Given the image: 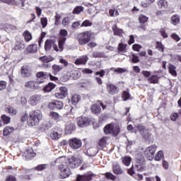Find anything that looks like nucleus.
Here are the masks:
<instances>
[{
  "label": "nucleus",
  "mask_w": 181,
  "mask_h": 181,
  "mask_svg": "<svg viewBox=\"0 0 181 181\" xmlns=\"http://www.w3.org/2000/svg\"><path fill=\"white\" fill-rule=\"evenodd\" d=\"M21 76L24 78H28L32 76V70L28 66H23L21 67Z\"/></svg>",
  "instance_id": "dca6fc26"
},
{
  "label": "nucleus",
  "mask_w": 181,
  "mask_h": 181,
  "mask_svg": "<svg viewBox=\"0 0 181 181\" xmlns=\"http://www.w3.org/2000/svg\"><path fill=\"white\" fill-rule=\"evenodd\" d=\"M52 45H54V40H47L45 41V52H49V50H50V49H52Z\"/></svg>",
  "instance_id": "c85d7f7f"
},
{
  "label": "nucleus",
  "mask_w": 181,
  "mask_h": 181,
  "mask_svg": "<svg viewBox=\"0 0 181 181\" xmlns=\"http://www.w3.org/2000/svg\"><path fill=\"white\" fill-rule=\"evenodd\" d=\"M64 105L63 103L59 100H55L49 103V107L51 110H55V108H57V110H62Z\"/></svg>",
  "instance_id": "a211bd4d"
},
{
  "label": "nucleus",
  "mask_w": 181,
  "mask_h": 181,
  "mask_svg": "<svg viewBox=\"0 0 181 181\" xmlns=\"http://www.w3.org/2000/svg\"><path fill=\"white\" fill-rule=\"evenodd\" d=\"M155 152H156V146L152 145L146 148L144 155L148 160H153L155 158Z\"/></svg>",
  "instance_id": "423d86ee"
},
{
  "label": "nucleus",
  "mask_w": 181,
  "mask_h": 181,
  "mask_svg": "<svg viewBox=\"0 0 181 181\" xmlns=\"http://www.w3.org/2000/svg\"><path fill=\"white\" fill-rule=\"evenodd\" d=\"M50 138L54 141H57V139H60V138H62V132H59L53 131L50 134Z\"/></svg>",
  "instance_id": "bb28decb"
},
{
  "label": "nucleus",
  "mask_w": 181,
  "mask_h": 181,
  "mask_svg": "<svg viewBox=\"0 0 181 181\" xmlns=\"http://www.w3.org/2000/svg\"><path fill=\"white\" fill-rule=\"evenodd\" d=\"M93 176H94V174L91 172L87 173L83 175H79L77 176L76 181H90L93 179Z\"/></svg>",
  "instance_id": "4468645a"
},
{
  "label": "nucleus",
  "mask_w": 181,
  "mask_h": 181,
  "mask_svg": "<svg viewBox=\"0 0 181 181\" xmlns=\"http://www.w3.org/2000/svg\"><path fill=\"white\" fill-rule=\"evenodd\" d=\"M176 66L173 64H169L168 65V70L170 74L173 75L174 77H176L177 76V72L176 71Z\"/></svg>",
  "instance_id": "7c9ffc66"
},
{
  "label": "nucleus",
  "mask_w": 181,
  "mask_h": 181,
  "mask_svg": "<svg viewBox=\"0 0 181 181\" xmlns=\"http://www.w3.org/2000/svg\"><path fill=\"white\" fill-rule=\"evenodd\" d=\"M112 29L114 33V35H116V36H122V35H124V30L117 27V25H114L112 27Z\"/></svg>",
  "instance_id": "b1692460"
},
{
  "label": "nucleus",
  "mask_w": 181,
  "mask_h": 181,
  "mask_svg": "<svg viewBox=\"0 0 181 181\" xmlns=\"http://www.w3.org/2000/svg\"><path fill=\"white\" fill-rule=\"evenodd\" d=\"M36 76L38 78L44 77V78H46L47 77V72H38L36 74Z\"/></svg>",
  "instance_id": "680f3d73"
},
{
  "label": "nucleus",
  "mask_w": 181,
  "mask_h": 181,
  "mask_svg": "<svg viewBox=\"0 0 181 181\" xmlns=\"http://www.w3.org/2000/svg\"><path fill=\"white\" fill-rule=\"evenodd\" d=\"M91 25H93V23H91L88 20H86L82 23L81 26V28H83V27L87 28V26H91Z\"/></svg>",
  "instance_id": "6e6d98bb"
},
{
  "label": "nucleus",
  "mask_w": 181,
  "mask_h": 181,
  "mask_svg": "<svg viewBox=\"0 0 181 181\" xmlns=\"http://www.w3.org/2000/svg\"><path fill=\"white\" fill-rule=\"evenodd\" d=\"M81 100V96L80 95L75 94L71 98V102L74 105H77L78 102Z\"/></svg>",
  "instance_id": "72a5a7b5"
},
{
  "label": "nucleus",
  "mask_w": 181,
  "mask_h": 181,
  "mask_svg": "<svg viewBox=\"0 0 181 181\" xmlns=\"http://www.w3.org/2000/svg\"><path fill=\"white\" fill-rule=\"evenodd\" d=\"M40 84H43V81H28L25 83L24 87L28 90H39Z\"/></svg>",
  "instance_id": "39448f33"
},
{
  "label": "nucleus",
  "mask_w": 181,
  "mask_h": 181,
  "mask_svg": "<svg viewBox=\"0 0 181 181\" xmlns=\"http://www.w3.org/2000/svg\"><path fill=\"white\" fill-rule=\"evenodd\" d=\"M56 88V85L53 83H49L47 86L43 88L44 93H50L52 90H54Z\"/></svg>",
  "instance_id": "a878e982"
},
{
  "label": "nucleus",
  "mask_w": 181,
  "mask_h": 181,
  "mask_svg": "<svg viewBox=\"0 0 181 181\" xmlns=\"http://www.w3.org/2000/svg\"><path fill=\"white\" fill-rule=\"evenodd\" d=\"M170 23L172 25H174V26L179 25V23H180V16L177 14L173 15L170 18Z\"/></svg>",
  "instance_id": "5701e85b"
},
{
  "label": "nucleus",
  "mask_w": 181,
  "mask_h": 181,
  "mask_svg": "<svg viewBox=\"0 0 181 181\" xmlns=\"http://www.w3.org/2000/svg\"><path fill=\"white\" fill-rule=\"evenodd\" d=\"M6 111L8 112V114H11V115H16V113L18 112L16 109L12 106L8 107Z\"/></svg>",
  "instance_id": "c03bdc74"
},
{
  "label": "nucleus",
  "mask_w": 181,
  "mask_h": 181,
  "mask_svg": "<svg viewBox=\"0 0 181 181\" xmlns=\"http://www.w3.org/2000/svg\"><path fill=\"white\" fill-rule=\"evenodd\" d=\"M41 101H42V95L35 94L30 97L28 100V103L32 107H35L38 104H40Z\"/></svg>",
  "instance_id": "6e6552de"
},
{
  "label": "nucleus",
  "mask_w": 181,
  "mask_h": 181,
  "mask_svg": "<svg viewBox=\"0 0 181 181\" xmlns=\"http://www.w3.org/2000/svg\"><path fill=\"white\" fill-rule=\"evenodd\" d=\"M156 43H157L156 49H158L160 52H163V50H165V46L162 45V42H157Z\"/></svg>",
  "instance_id": "864d4df0"
},
{
  "label": "nucleus",
  "mask_w": 181,
  "mask_h": 181,
  "mask_svg": "<svg viewBox=\"0 0 181 181\" xmlns=\"http://www.w3.org/2000/svg\"><path fill=\"white\" fill-rule=\"evenodd\" d=\"M160 33L161 36H163V37H164V38L168 37V33H166L165 28H160Z\"/></svg>",
  "instance_id": "bf43d9fd"
},
{
  "label": "nucleus",
  "mask_w": 181,
  "mask_h": 181,
  "mask_svg": "<svg viewBox=\"0 0 181 181\" xmlns=\"http://www.w3.org/2000/svg\"><path fill=\"white\" fill-rule=\"evenodd\" d=\"M159 8H167L168 6V1L165 0H160L158 4Z\"/></svg>",
  "instance_id": "de8ad7c7"
},
{
  "label": "nucleus",
  "mask_w": 181,
  "mask_h": 181,
  "mask_svg": "<svg viewBox=\"0 0 181 181\" xmlns=\"http://www.w3.org/2000/svg\"><path fill=\"white\" fill-rule=\"evenodd\" d=\"M56 163H59L62 162L61 164L58 165V169L59 170V175L62 177V179H66V177H69L71 175V171L70 170V168H69V163L66 160V158L63 157H59L57 158L55 160Z\"/></svg>",
  "instance_id": "f257e3e1"
},
{
  "label": "nucleus",
  "mask_w": 181,
  "mask_h": 181,
  "mask_svg": "<svg viewBox=\"0 0 181 181\" xmlns=\"http://www.w3.org/2000/svg\"><path fill=\"white\" fill-rule=\"evenodd\" d=\"M15 129L11 127H6L3 130V135L4 136H8L10 134H12Z\"/></svg>",
  "instance_id": "2f4dec72"
},
{
  "label": "nucleus",
  "mask_w": 181,
  "mask_h": 181,
  "mask_svg": "<svg viewBox=\"0 0 181 181\" xmlns=\"http://www.w3.org/2000/svg\"><path fill=\"white\" fill-rule=\"evenodd\" d=\"M83 11H84V7L81 6H77L76 7L74 8L73 11V13L74 15H78L81 12H83Z\"/></svg>",
  "instance_id": "58836bf2"
},
{
  "label": "nucleus",
  "mask_w": 181,
  "mask_h": 181,
  "mask_svg": "<svg viewBox=\"0 0 181 181\" xmlns=\"http://www.w3.org/2000/svg\"><path fill=\"white\" fill-rule=\"evenodd\" d=\"M1 119L3 120V122H4V124H9V122H11V117H7L5 115H3L1 116Z\"/></svg>",
  "instance_id": "3c124183"
},
{
  "label": "nucleus",
  "mask_w": 181,
  "mask_h": 181,
  "mask_svg": "<svg viewBox=\"0 0 181 181\" xmlns=\"http://www.w3.org/2000/svg\"><path fill=\"white\" fill-rule=\"evenodd\" d=\"M162 159H163V151H159L156 154V156L154 157V160L159 161V160H162Z\"/></svg>",
  "instance_id": "a19ab883"
},
{
  "label": "nucleus",
  "mask_w": 181,
  "mask_h": 181,
  "mask_svg": "<svg viewBox=\"0 0 181 181\" xmlns=\"http://www.w3.org/2000/svg\"><path fill=\"white\" fill-rule=\"evenodd\" d=\"M132 62L133 63H139V58L138 57V56L133 54L132 58Z\"/></svg>",
  "instance_id": "338daca9"
},
{
  "label": "nucleus",
  "mask_w": 181,
  "mask_h": 181,
  "mask_svg": "<svg viewBox=\"0 0 181 181\" xmlns=\"http://www.w3.org/2000/svg\"><path fill=\"white\" fill-rule=\"evenodd\" d=\"M91 112L93 114H100L101 113V105L98 104H93L91 106Z\"/></svg>",
  "instance_id": "393cba45"
},
{
  "label": "nucleus",
  "mask_w": 181,
  "mask_h": 181,
  "mask_svg": "<svg viewBox=\"0 0 181 181\" xmlns=\"http://www.w3.org/2000/svg\"><path fill=\"white\" fill-rule=\"evenodd\" d=\"M105 177H107V179H110V180H115V179L117 178L115 175H112V173H107L105 174Z\"/></svg>",
  "instance_id": "4d7b16f0"
},
{
  "label": "nucleus",
  "mask_w": 181,
  "mask_h": 181,
  "mask_svg": "<svg viewBox=\"0 0 181 181\" xmlns=\"http://www.w3.org/2000/svg\"><path fill=\"white\" fill-rule=\"evenodd\" d=\"M107 137L102 138L99 141L100 146H105L107 144Z\"/></svg>",
  "instance_id": "13d9d810"
},
{
  "label": "nucleus",
  "mask_w": 181,
  "mask_h": 181,
  "mask_svg": "<svg viewBox=\"0 0 181 181\" xmlns=\"http://www.w3.org/2000/svg\"><path fill=\"white\" fill-rule=\"evenodd\" d=\"M25 1L26 0H19V2L18 4L16 3V5H17V6H18L21 9H25V8L26 6V4H25Z\"/></svg>",
  "instance_id": "49530a36"
},
{
  "label": "nucleus",
  "mask_w": 181,
  "mask_h": 181,
  "mask_svg": "<svg viewBox=\"0 0 181 181\" xmlns=\"http://www.w3.org/2000/svg\"><path fill=\"white\" fill-rule=\"evenodd\" d=\"M110 70L117 74H122L127 71V69L124 68H111Z\"/></svg>",
  "instance_id": "e433bc0d"
},
{
  "label": "nucleus",
  "mask_w": 181,
  "mask_h": 181,
  "mask_svg": "<svg viewBox=\"0 0 181 181\" xmlns=\"http://www.w3.org/2000/svg\"><path fill=\"white\" fill-rule=\"evenodd\" d=\"M93 57H104V52H93Z\"/></svg>",
  "instance_id": "052dcab7"
},
{
  "label": "nucleus",
  "mask_w": 181,
  "mask_h": 181,
  "mask_svg": "<svg viewBox=\"0 0 181 181\" xmlns=\"http://www.w3.org/2000/svg\"><path fill=\"white\" fill-rule=\"evenodd\" d=\"M6 29L9 30L10 32H12L13 30H17L16 26L11 25V24H7L6 25Z\"/></svg>",
  "instance_id": "e2e57ef3"
},
{
  "label": "nucleus",
  "mask_w": 181,
  "mask_h": 181,
  "mask_svg": "<svg viewBox=\"0 0 181 181\" xmlns=\"http://www.w3.org/2000/svg\"><path fill=\"white\" fill-rule=\"evenodd\" d=\"M86 153L88 156H95L97 155V151L95 148H90L86 151Z\"/></svg>",
  "instance_id": "ea45409f"
},
{
  "label": "nucleus",
  "mask_w": 181,
  "mask_h": 181,
  "mask_svg": "<svg viewBox=\"0 0 181 181\" xmlns=\"http://www.w3.org/2000/svg\"><path fill=\"white\" fill-rule=\"evenodd\" d=\"M141 48L142 47L138 44L133 45L132 46L133 50H135L136 52H139V50H141Z\"/></svg>",
  "instance_id": "0e129e2a"
},
{
  "label": "nucleus",
  "mask_w": 181,
  "mask_h": 181,
  "mask_svg": "<svg viewBox=\"0 0 181 181\" xmlns=\"http://www.w3.org/2000/svg\"><path fill=\"white\" fill-rule=\"evenodd\" d=\"M144 160V156H142V155L139 154L136 156V162L137 165H136V168H137L138 170H140V172H142V170H144V167H142Z\"/></svg>",
  "instance_id": "f3484780"
},
{
  "label": "nucleus",
  "mask_w": 181,
  "mask_h": 181,
  "mask_svg": "<svg viewBox=\"0 0 181 181\" xmlns=\"http://www.w3.org/2000/svg\"><path fill=\"white\" fill-rule=\"evenodd\" d=\"M121 160L124 166H129L131 165V160H132L129 156L122 157Z\"/></svg>",
  "instance_id": "473e14b6"
},
{
  "label": "nucleus",
  "mask_w": 181,
  "mask_h": 181,
  "mask_svg": "<svg viewBox=\"0 0 181 181\" xmlns=\"http://www.w3.org/2000/svg\"><path fill=\"white\" fill-rule=\"evenodd\" d=\"M122 98L123 101H127L131 98V94L128 91H123Z\"/></svg>",
  "instance_id": "a18cd8bd"
},
{
  "label": "nucleus",
  "mask_w": 181,
  "mask_h": 181,
  "mask_svg": "<svg viewBox=\"0 0 181 181\" xmlns=\"http://www.w3.org/2000/svg\"><path fill=\"white\" fill-rule=\"evenodd\" d=\"M66 162H68L70 168L76 169V168H78V166L83 163V160L81 157L78 156H72L70 158L66 160Z\"/></svg>",
  "instance_id": "20e7f679"
},
{
  "label": "nucleus",
  "mask_w": 181,
  "mask_h": 181,
  "mask_svg": "<svg viewBox=\"0 0 181 181\" xmlns=\"http://www.w3.org/2000/svg\"><path fill=\"white\" fill-rule=\"evenodd\" d=\"M127 46H128V45L119 43L117 48L118 52H127Z\"/></svg>",
  "instance_id": "37998d69"
},
{
  "label": "nucleus",
  "mask_w": 181,
  "mask_h": 181,
  "mask_svg": "<svg viewBox=\"0 0 181 181\" xmlns=\"http://www.w3.org/2000/svg\"><path fill=\"white\" fill-rule=\"evenodd\" d=\"M104 132L106 134H112V135H117L118 134V129L114 128V125L110 124L105 127Z\"/></svg>",
  "instance_id": "ddd939ff"
},
{
  "label": "nucleus",
  "mask_w": 181,
  "mask_h": 181,
  "mask_svg": "<svg viewBox=\"0 0 181 181\" xmlns=\"http://www.w3.org/2000/svg\"><path fill=\"white\" fill-rule=\"evenodd\" d=\"M27 50L29 53H36L37 52V45L35 44L30 45L27 48Z\"/></svg>",
  "instance_id": "4c0bfd02"
},
{
  "label": "nucleus",
  "mask_w": 181,
  "mask_h": 181,
  "mask_svg": "<svg viewBox=\"0 0 181 181\" xmlns=\"http://www.w3.org/2000/svg\"><path fill=\"white\" fill-rule=\"evenodd\" d=\"M62 25L64 26H69V25H70V18L69 17L63 18Z\"/></svg>",
  "instance_id": "603ef678"
},
{
  "label": "nucleus",
  "mask_w": 181,
  "mask_h": 181,
  "mask_svg": "<svg viewBox=\"0 0 181 181\" xmlns=\"http://www.w3.org/2000/svg\"><path fill=\"white\" fill-rule=\"evenodd\" d=\"M107 90L109 93V94H112V95H114V94H117V93H118V88L117 86H115V85H107Z\"/></svg>",
  "instance_id": "4be33fe9"
},
{
  "label": "nucleus",
  "mask_w": 181,
  "mask_h": 181,
  "mask_svg": "<svg viewBox=\"0 0 181 181\" xmlns=\"http://www.w3.org/2000/svg\"><path fill=\"white\" fill-rule=\"evenodd\" d=\"M6 181H16V177L13 175H8L6 177Z\"/></svg>",
  "instance_id": "774afa93"
},
{
  "label": "nucleus",
  "mask_w": 181,
  "mask_h": 181,
  "mask_svg": "<svg viewBox=\"0 0 181 181\" xmlns=\"http://www.w3.org/2000/svg\"><path fill=\"white\" fill-rule=\"evenodd\" d=\"M23 36L25 42H30V40L32 39V34L28 30H25L23 33Z\"/></svg>",
  "instance_id": "79ce46f5"
},
{
  "label": "nucleus",
  "mask_w": 181,
  "mask_h": 181,
  "mask_svg": "<svg viewBox=\"0 0 181 181\" xmlns=\"http://www.w3.org/2000/svg\"><path fill=\"white\" fill-rule=\"evenodd\" d=\"M41 25L43 28H46L47 26V18H41L40 19Z\"/></svg>",
  "instance_id": "5fc2aeb1"
},
{
  "label": "nucleus",
  "mask_w": 181,
  "mask_h": 181,
  "mask_svg": "<svg viewBox=\"0 0 181 181\" xmlns=\"http://www.w3.org/2000/svg\"><path fill=\"white\" fill-rule=\"evenodd\" d=\"M87 62H88V57H87V55H83L75 61V64H76V66L86 64Z\"/></svg>",
  "instance_id": "aec40b11"
},
{
  "label": "nucleus",
  "mask_w": 181,
  "mask_h": 181,
  "mask_svg": "<svg viewBox=\"0 0 181 181\" xmlns=\"http://www.w3.org/2000/svg\"><path fill=\"white\" fill-rule=\"evenodd\" d=\"M148 81L153 84H158L159 83V78L156 75H152L148 79Z\"/></svg>",
  "instance_id": "c9c22d12"
},
{
  "label": "nucleus",
  "mask_w": 181,
  "mask_h": 181,
  "mask_svg": "<svg viewBox=\"0 0 181 181\" xmlns=\"http://www.w3.org/2000/svg\"><path fill=\"white\" fill-rule=\"evenodd\" d=\"M69 144L72 149H78L79 148H81L83 142L81 140L74 137L69 140Z\"/></svg>",
  "instance_id": "1a4fd4ad"
},
{
  "label": "nucleus",
  "mask_w": 181,
  "mask_h": 181,
  "mask_svg": "<svg viewBox=\"0 0 181 181\" xmlns=\"http://www.w3.org/2000/svg\"><path fill=\"white\" fill-rule=\"evenodd\" d=\"M49 117L54 121H60V118H62L60 115L56 112H51L49 115Z\"/></svg>",
  "instance_id": "c756f323"
},
{
  "label": "nucleus",
  "mask_w": 181,
  "mask_h": 181,
  "mask_svg": "<svg viewBox=\"0 0 181 181\" xmlns=\"http://www.w3.org/2000/svg\"><path fill=\"white\" fill-rule=\"evenodd\" d=\"M93 123V119L91 118L81 117H78L76 120V124L80 128H84V127H88Z\"/></svg>",
  "instance_id": "0eeeda50"
},
{
  "label": "nucleus",
  "mask_w": 181,
  "mask_h": 181,
  "mask_svg": "<svg viewBox=\"0 0 181 181\" xmlns=\"http://www.w3.org/2000/svg\"><path fill=\"white\" fill-rule=\"evenodd\" d=\"M22 155L24 156L25 159L30 160V159H33V158L36 156V153H34L33 148H30L27 149Z\"/></svg>",
  "instance_id": "2eb2a0df"
},
{
  "label": "nucleus",
  "mask_w": 181,
  "mask_h": 181,
  "mask_svg": "<svg viewBox=\"0 0 181 181\" xmlns=\"http://www.w3.org/2000/svg\"><path fill=\"white\" fill-rule=\"evenodd\" d=\"M5 88H6V82H5L4 81H0V91H1V90H5Z\"/></svg>",
  "instance_id": "69168bd1"
},
{
  "label": "nucleus",
  "mask_w": 181,
  "mask_h": 181,
  "mask_svg": "<svg viewBox=\"0 0 181 181\" xmlns=\"http://www.w3.org/2000/svg\"><path fill=\"white\" fill-rule=\"evenodd\" d=\"M40 121H42V112L40 110H33L29 114L27 124L29 127H36L39 125Z\"/></svg>",
  "instance_id": "f03ea898"
},
{
  "label": "nucleus",
  "mask_w": 181,
  "mask_h": 181,
  "mask_svg": "<svg viewBox=\"0 0 181 181\" xmlns=\"http://www.w3.org/2000/svg\"><path fill=\"white\" fill-rule=\"evenodd\" d=\"M67 35H69V33H67V30H60V35L62 36L59 40V49H60V50H63V46H64V44L66 43V36H67Z\"/></svg>",
  "instance_id": "9b49d317"
},
{
  "label": "nucleus",
  "mask_w": 181,
  "mask_h": 181,
  "mask_svg": "<svg viewBox=\"0 0 181 181\" xmlns=\"http://www.w3.org/2000/svg\"><path fill=\"white\" fill-rule=\"evenodd\" d=\"M52 74H54V76H57V74H59V73L63 70V65L54 64L52 66Z\"/></svg>",
  "instance_id": "412c9836"
},
{
  "label": "nucleus",
  "mask_w": 181,
  "mask_h": 181,
  "mask_svg": "<svg viewBox=\"0 0 181 181\" xmlns=\"http://www.w3.org/2000/svg\"><path fill=\"white\" fill-rule=\"evenodd\" d=\"M138 130L144 139L146 141H149L151 139L152 134H150L149 130L146 129L145 127L139 125L138 126Z\"/></svg>",
  "instance_id": "9d476101"
},
{
  "label": "nucleus",
  "mask_w": 181,
  "mask_h": 181,
  "mask_svg": "<svg viewBox=\"0 0 181 181\" xmlns=\"http://www.w3.org/2000/svg\"><path fill=\"white\" fill-rule=\"evenodd\" d=\"M148 17H146L144 15H140L139 17V21L140 22V23H145V22H148Z\"/></svg>",
  "instance_id": "09e8293b"
},
{
  "label": "nucleus",
  "mask_w": 181,
  "mask_h": 181,
  "mask_svg": "<svg viewBox=\"0 0 181 181\" xmlns=\"http://www.w3.org/2000/svg\"><path fill=\"white\" fill-rule=\"evenodd\" d=\"M112 169L115 175H122L124 173V170L121 168V165L118 163H113Z\"/></svg>",
  "instance_id": "6ab92c4d"
},
{
  "label": "nucleus",
  "mask_w": 181,
  "mask_h": 181,
  "mask_svg": "<svg viewBox=\"0 0 181 181\" xmlns=\"http://www.w3.org/2000/svg\"><path fill=\"white\" fill-rule=\"evenodd\" d=\"M0 2H4V4H7V5H16L15 0H0Z\"/></svg>",
  "instance_id": "8fccbe9b"
},
{
  "label": "nucleus",
  "mask_w": 181,
  "mask_h": 181,
  "mask_svg": "<svg viewBox=\"0 0 181 181\" xmlns=\"http://www.w3.org/2000/svg\"><path fill=\"white\" fill-rule=\"evenodd\" d=\"M69 94V90L66 87L59 88V92L55 93V97L57 98L63 99L66 98V96Z\"/></svg>",
  "instance_id": "f8f14e48"
},
{
  "label": "nucleus",
  "mask_w": 181,
  "mask_h": 181,
  "mask_svg": "<svg viewBox=\"0 0 181 181\" xmlns=\"http://www.w3.org/2000/svg\"><path fill=\"white\" fill-rule=\"evenodd\" d=\"M74 129H76L74 124L73 123H71L66 126L65 133L67 134L68 135H70V134H73Z\"/></svg>",
  "instance_id": "cd10ccee"
},
{
  "label": "nucleus",
  "mask_w": 181,
  "mask_h": 181,
  "mask_svg": "<svg viewBox=\"0 0 181 181\" xmlns=\"http://www.w3.org/2000/svg\"><path fill=\"white\" fill-rule=\"evenodd\" d=\"M39 60H40V62H43V63H50V62H53L54 59L50 56H43L40 57Z\"/></svg>",
  "instance_id": "f704fd0d"
},
{
  "label": "nucleus",
  "mask_w": 181,
  "mask_h": 181,
  "mask_svg": "<svg viewBox=\"0 0 181 181\" xmlns=\"http://www.w3.org/2000/svg\"><path fill=\"white\" fill-rule=\"evenodd\" d=\"M76 39L81 46H83V45H87V43H88V42L91 40V33L90 31H86L80 33L78 35Z\"/></svg>",
  "instance_id": "7ed1b4c3"
}]
</instances>
